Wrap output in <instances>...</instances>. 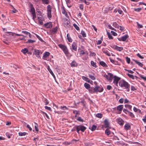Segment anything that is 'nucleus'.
Segmentation results:
<instances>
[{
	"label": "nucleus",
	"instance_id": "1",
	"mask_svg": "<svg viewBox=\"0 0 146 146\" xmlns=\"http://www.w3.org/2000/svg\"><path fill=\"white\" fill-rule=\"evenodd\" d=\"M119 86L122 87H124L127 92H129L130 88V85L124 80H120L119 83Z\"/></svg>",
	"mask_w": 146,
	"mask_h": 146
},
{
	"label": "nucleus",
	"instance_id": "2",
	"mask_svg": "<svg viewBox=\"0 0 146 146\" xmlns=\"http://www.w3.org/2000/svg\"><path fill=\"white\" fill-rule=\"evenodd\" d=\"M58 46L60 48L62 49L66 56H67L70 54L68 49L66 46L62 44H58Z\"/></svg>",
	"mask_w": 146,
	"mask_h": 146
},
{
	"label": "nucleus",
	"instance_id": "3",
	"mask_svg": "<svg viewBox=\"0 0 146 146\" xmlns=\"http://www.w3.org/2000/svg\"><path fill=\"white\" fill-rule=\"evenodd\" d=\"M47 17L49 20L52 18L51 8L50 5H48L47 6Z\"/></svg>",
	"mask_w": 146,
	"mask_h": 146
},
{
	"label": "nucleus",
	"instance_id": "4",
	"mask_svg": "<svg viewBox=\"0 0 146 146\" xmlns=\"http://www.w3.org/2000/svg\"><path fill=\"white\" fill-rule=\"evenodd\" d=\"M99 87L98 86H96L95 87H92L88 90L89 92L90 93L93 94L94 93H97V91H98V89L99 88Z\"/></svg>",
	"mask_w": 146,
	"mask_h": 146
},
{
	"label": "nucleus",
	"instance_id": "5",
	"mask_svg": "<svg viewBox=\"0 0 146 146\" xmlns=\"http://www.w3.org/2000/svg\"><path fill=\"white\" fill-rule=\"evenodd\" d=\"M42 52L40 50H38L35 49L33 52V54L35 55L37 57H40V54H42Z\"/></svg>",
	"mask_w": 146,
	"mask_h": 146
},
{
	"label": "nucleus",
	"instance_id": "6",
	"mask_svg": "<svg viewBox=\"0 0 146 146\" xmlns=\"http://www.w3.org/2000/svg\"><path fill=\"white\" fill-rule=\"evenodd\" d=\"M38 17V23L41 25H43V21L44 20V18L42 16H40L37 17Z\"/></svg>",
	"mask_w": 146,
	"mask_h": 146
},
{
	"label": "nucleus",
	"instance_id": "7",
	"mask_svg": "<svg viewBox=\"0 0 146 146\" xmlns=\"http://www.w3.org/2000/svg\"><path fill=\"white\" fill-rule=\"evenodd\" d=\"M128 37V35H126L123 36L121 38H118V39L119 41H125Z\"/></svg>",
	"mask_w": 146,
	"mask_h": 146
},
{
	"label": "nucleus",
	"instance_id": "8",
	"mask_svg": "<svg viewBox=\"0 0 146 146\" xmlns=\"http://www.w3.org/2000/svg\"><path fill=\"white\" fill-rule=\"evenodd\" d=\"M50 53L47 52H46L43 54V56H42V59L44 60L46 59V58L48 57L50 55Z\"/></svg>",
	"mask_w": 146,
	"mask_h": 146
},
{
	"label": "nucleus",
	"instance_id": "9",
	"mask_svg": "<svg viewBox=\"0 0 146 146\" xmlns=\"http://www.w3.org/2000/svg\"><path fill=\"white\" fill-rule=\"evenodd\" d=\"M44 25L46 28H50L52 27V25L51 22H47L45 23Z\"/></svg>",
	"mask_w": 146,
	"mask_h": 146
},
{
	"label": "nucleus",
	"instance_id": "10",
	"mask_svg": "<svg viewBox=\"0 0 146 146\" xmlns=\"http://www.w3.org/2000/svg\"><path fill=\"white\" fill-rule=\"evenodd\" d=\"M29 7L30 8V12H31V13L35 12V9L32 3H30Z\"/></svg>",
	"mask_w": 146,
	"mask_h": 146
},
{
	"label": "nucleus",
	"instance_id": "11",
	"mask_svg": "<svg viewBox=\"0 0 146 146\" xmlns=\"http://www.w3.org/2000/svg\"><path fill=\"white\" fill-rule=\"evenodd\" d=\"M77 127L80 130H81L83 132H84L86 129V127L84 126H82L81 125H77Z\"/></svg>",
	"mask_w": 146,
	"mask_h": 146
},
{
	"label": "nucleus",
	"instance_id": "12",
	"mask_svg": "<svg viewBox=\"0 0 146 146\" xmlns=\"http://www.w3.org/2000/svg\"><path fill=\"white\" fill-rule=\"evenodd\" d=\"M77 44L76 42H73L72 45V49L75 51H76Z\"/></svg>",
	"mask_w": 146,
	"mask_h": 146
},
{
	"label": "nucleus",
	"instance_id": "13",
	"mask_svg": "<svg viewBox=\"0 0 146 146\" xmlns=\"http://www.w3.org/2000/svg\"><path fill=\"white\" fill-rule=\"evenodd\" d=\"M104 124L105 128H109L110 125V123L107 119H105L104 121Z\"/></svg>",
	"mask_w": 146,
	"mask_h": 146
},
{
	"label": "nucleus",
	"instance_id": "14",
	"mask_svg": "<svg viewBox=\"0 0 146 146\" xmlns=\"http://www.w3.org/2000/svg\"><path fill=\"white\" fill-rule=\"evenodd\" d=\"M120 79V78L117 77H115L113 80V83L117 86H118L117 84L118 83V81Z\"/></svg>",
	"mask_w": 146,
	"mask_h": 146
},
{
	"label": "nucleus",
	"instance_id": "15",
	"mask_svg": "<svg viewBox=\"0 0 146 146\" xmlns=\"http://www.w3.org/2000/svg\"><path fill=\"white\" fill-rule=\"evenodd\" d=\"M7 33L9 34V35H11L12 36H14V35H16L18 36H23L24 38H25V36L23 35H22L15 34V33H13L9 32H7Z\"/></svg>",
	"mask_w": 146,
	"mask_h": 146
},
{
	"label": "nucleus",
	"instance_id": "16",
	"mask_svg": "<svg viewBox=\"0 0 146 146\" xmlns=\"http://www.w3.org/2000/svg\"><path fill=\"white\" fill-rule=\"evenodd\" d=\"M102 51L105 54L108 56H110V54L109 52H108V50L106 48H103L102 50Z\"/></svg>",
	"mask_w": 146,
	"mask_h": 146
},
{
	"label": "nucleus",
	"instance_id": "17",
	"mask_svg": "<svg viewBox=\"0 0 146 146\" xmlns=\"http://www.w3.org/2000/svg\"><path fill=\"white\" fill-rule=\"evenodd\" d=\"M131 127L129 123H126L124 126V128L126 130L130 129Z\"/></svg>",
	"mask_w": 146,
	"mask_h": 146
},
{
	"label": "nucleus",
	"instance_id": "18",
	"mask_svg": "<svg viewBox=\"0 0 146 146\" xmlns=\"http://www.w3.org/2000/svg\"><path fill=\"white\" fill-rule=\"evenodd\" d=\"M115 49L119 51H121L123 50V47H119L117 46H115Z\"/></svg>",
	"mask_w": 146,
	"mask_h": 146
},
{
	"label": "nucleus",
	"instance_id": "19",
	"mask_svg": "<svg viewBox=\"0 0 146 146\" xmlns=\"http://www.w3.org/2000/svg\"><path fill=\"white\" fill-rule=\"evenodd\" d=\"M133 61L135 62L139 66L141 67H142V66H143V64L142 63H141L140 62H138L137 60H135V59H133Z\"/></svg>",
	"mask_w": 146,
	"mask_h": 146
},
{
	"label": "nucleus",
	"instance_id": "20",
	"mask_svg": "<svg viewBox=\"0 0 146 146\" xmlns=\"http://www.w3.org/2000/svg\"><path fill=\"white\" fill-rule=\"evenodd\" d=\"M123 121L121 119H117V123L120 125H122L124 123Z\"/></svg>",
	"mask_w": 146,
	"mask_h": 146
},
{
	"label": "nucleus",
	"instance_id": "21",
	"mask_svg": "<svg viewBox=\"0 0 146 146\" xmlns=\"http://www.w3.org/2000/svg\"><path fill=\"white\" fill-rule=\"evenodd\" d=\"M64 24L65 25H67L70 23L69 20H68L67 19L65 18L64 19Z\"/></svg>",
	"mask_w": 146,
	"mask_h": 146
},
{
	"label": "nucleus",
	"instance_id": "22",
	"mask_svg": "<svg viewBox=\"0 0 146 146\" xmlns=\"http://www.w3.org/2000/svg\"><path fill=\"white\" fill-rule=\"evenodd\" d=\"M82 79L86 81L87 82L90 83V80L88 78L84 76H82Z\"/></svg>",
	"mask_w": 146,
	"mask_h": 146
},
{
	"label": "nucleus",
	"instance_id": "23",
	"mask_svg": "<svg viewBox=\"0 0 146 146\" xmlns=\"http://www.w3.org/2000/svg\"><path fill=\"white\" fill-rule=\"evenodd\" d=\"M84 86L86 89L88 90L90 87V85L87 83H85L84 84Z\"/></svg>",
	"mask_w": 146,
	"mask_h": 146
},
{
	"label": "nucleus",
	"instance_id": "24",
	"mask_svg": "<svg viewBox=\"0 0 146 146\" xmlns=\"http://www.w3.org/2000/svg\"><path fill=\"white\" fill-rule=\"evenodd\" d=\"M100 64L103 67H107L108 66L107 65L106 63L103 61H100Z\"/></svg>",
	"mask_w": 146,
	"mask_h": 146
},
{
	"label": "nucleus",
	"instance_id": "25",
	"mask_svg": "<svg viewBox=\"0 0 146 146\" xmlns=\"http://www.w3.org/2000/svg\"><path fill=\"white\" fill-rule=\"evenodd\" d=\"M123 108V105H120L117 106V110L119 111H121Z\"/></svg>",
	"mask_w": 146,
	"mask_h": 146
},
{
	"label": "nucleus",
	"instance_id": "26",
	"mask_svg": "<svg viewBox=\"0 0 146 146\" xmlns=\"http://www.w3.org/2000/svg\"><path fill=\"white\" fill-rule=\"evenodd\" d=\"M21 51L24 54H25L27 52H28V50L27 48H25L24 49H22Z\"/></svg>",
	"mask_w": 146,
	"mask_h": 146
},
{
	"label": "nucleus",
	"instance_id": "27",
	"mask_svg": "<svg viewBox=\"0 0 146 146\" xmlns=\"http://www.w3.org/2000/svg\"><path fill=\"white\" fill-rule=\"evenodd\" d=\"M113 26L116 28L119 29V26L116 22L113 23Z\"/></svg>",
	"mask_w": 146,
	"mask_h": 146
},
{
	"label": "nucleus",
	"instance_id": "28",
	"mask_svg": "<svg viewBox=\"0 0 146 146\" xmlns=\"http://www.w3.org/2000/svg\"><path fill=\"white\" fill-rule=\"evenodd\" d=\"M79 139H73L71 141V143L73 144H77L78 143V142L79 141Z\"/></svg>",
	"mask_w": 146,
	"mask_h": 146
},
{
	"label": "nucleus",
	"instance_id": "29",
	"mask_svg": "<svg viewBox=\"0 0 146 146\" xmlns=\"http://www.w3.org/2000/svg\"><path fill=\"white\" fill-rule=\"evenodd\" d=\"M61 11L62 13L64 14L67 12L64 7L63 6L61 7Z\"/></svg>",
	"mask_w": 146,
	"mask_h": 146
},
{
	"label": "nucleus",
	"instance_id": "30",
	"mask_svg": "<svg viewBox=\"0 0 146 146\" xmlns=\"http://www.w3.org/2000/svg\"><path fill=\"white\" fill-rule=\"evenodd\" d=\"M47 69L48 70V71H49V72H50V74L53 76H55L53 73V72H52V70H51V69L50 68V67H49V66H48V68H47Z\"/></svg>",
	"mask_w": 146,
	"mask_h": 146
},
{
	"label": "nucleus",
	"instance_id": "31",
	"mask_svg": "<svg viewBox=\"0 0 146 146\" xmlns=\"http://www.w3.org/2000/svg\"><path fill=\"white\" fill-rule=\"evenodd\" d=\"M91 65L93 67L96 68L97 66L96 65V63L94 62L93 61H91Z\"/></svg>",
	"mask_w": 146,
	"mask_h": 146
},
{
	"label": "nucleus",
	"instance_id": "32",
	"mask_svg": "<svg viewBox=\"0 0 146 146\" xmlns=\"http://www.w3.org/2000/svg\"><path fill=\"white\" fill-rule=\"evenodd\" d=\"M27 133L25 132H19V136H25V135Z\"/></svg>",
	"mask_w": 146,
	"mask_h": 146
},
{
	"label": "nucleus",
	"instance_id": "33",
	"mask_svg": "<svg viewBox=\"0 0 146 146\" xmlns=\"http://www.w3.org/2000/svg\"><path fill=\"white\" fill-rule=\"evenodd\" d=\"M117 11L118 12V13L122 15H123L124 14L123 13V12L122 11V10H121L119 8L117 10Z\"/></svg>",
	"mask_w": 146,
	"mask_h": 146
},
{
	"label": "nucleus",
	"instance_id": "34",
	"mask_svg": "<svg viewBox=\"0 0 146 146\" xmlns=\"http://www.w3.org/2000/svg\"><path fill=\"white\" fill-rule=\"evenodd\" d=\"M103 115L102 114L100 113H98L96 115V116L100 118H101L102 117Z\"/></svg>",
	"mask_w": 146,
	"mask_h": 146
},
{
	"label": "nucleus",
	"instance_id": "35",
	"mask_svg": "<svg viewBox=\"0 0 146 146\" xmlns=\"http://www.w3.org/2000/svg\"><path fill=\"white\" fill-rule=\"evenodd\" d=\"M127 112L128 113V114L131 117L133 118L135 117L134 115L132 112L129 111H127Z\"/></svg>",
	"mask_w": 146,
	"mask_h": 146
},
{
	"label": "nucleus",
	"instance_id": "36",
	"mask_svg": "<svg viewBox=\"0 0 146 146\" xmlns=\"http://www.w3.org/2000/svg\"><path fill=\"white\" fill-rule=\"evenodd\" d=\"M107 34L108 36V37L109 39H113V37L111 36V35L110 34V33L108 32H107Z\"/></svg>",
	"mask_w": 146,
	"mask_h": 146
},
{
	"label": "nucleus",
	"instance_id": "37",
	"mask_svg": "<svg viewBox=\"0 0 146 146\" xmlns=\"http://www.w3.org/2000/svg\"><path fill=\"white\" fill-rule=\"evenodd\" d=\"M67 38L69 42H72V39L68 35V34L67 35Z\"/></svg>",
	"mask_w": 146,
	"mask_h": 146
},
{
	"label": "nucleus",
	"instance_id": "38",
	"mask_svg": "<svg viewBox=\"0 0 146 146\" xmlns=\"http://www.w3.org/2000/svg\"><path fill=\"white\" fill-rule=\"evenodd\" d=\"M57 30V27H56L55 28L53 29L52 30V32L53 33H56Z\"/></svg>",
	"mask_w": 146,
	"mask_h": 146
},
{
	"label": "nucleus",
	"instance_id": "39",
	"mask_svg": "<svg viewBox=\"0 0 146 146\" xmlns=\"http://www.w3.org/2000/svg\"><path fill=\"white\" fill-rule=\"evenodd\" d=\"M81 34H82V36L83 37H86V33L84 31H81Z\"/></svg>",
	"mask_w": 146,
	"mask_h": 146
},
{
	"label": "nucleus",
	"instance_id": "40",
	"mask_svg": "<svg viewBox=\"0 0 146 146\" xmlns=\"http://www.w3.org/2000/svg\"><path fill=\"white\" fill-rule=\"evenodd\" d=\"M105 134L108 135H109L110 134V132L108 129H106L105 131Z\"/></svg>",
	"mask_w": 146,
	"mask_h": 146
},
{
	"label": "nucleus",
	"instance_id": "41",
	"mask_svg": "<svg viewBox=\"0 0 146 146\" xmlns=\"http://www.w3.org/2000/svg\"><path fill=\"white\" fill-rule=\"evenodd\" d=\"M127 75L130 78L133 80L134 79V76L128 73Z\"/></svg>",
	"mask_w": 146,
	"mask_h": 146
},
{
	"label": "nucleus",
	"instance_id": "42",
	"mask_svg": "<svg viewBox=\"0 0 146 146\" xmlns=\"http://www.w3.org/2000/svg\"><path fill=\"white\" fill-rule=\"evenodd\" d=\"M81 3H84L86 5H88L90 4V3L89 2L86 1V0H81Z\"/></svg>",
	"mask_w": 146,
	"mask_h": 146
},
{
	"label": "nucleus",
	"instance_id": "43",
	"mask_svg": "<svg viewBox=\"0 0 146 146\" xmlns=\"http://www.w3.org/2000/svg\"><path fill=\"white\" fill-rule=\"evenodd\" d=\"M43 3L48 4L49 3V0H42Z\"/></svg>",
	"mask_w": 146,
	"mask_h": 146
},
{
	"label": "nucleus",
	"instance_id": "44",
	"mask_svg": "<svg viewBox=\"0 0 146 146\" xmlns=\"http://www.w3.org/2000/svg\"><path fill=\"white\" fill-rule=\"evenodd\" d=\"M70 65L72 67H75L76 65V63L75 62L73 61L71 63Z\"/></svg>",
	"mask_w": 146,
	"mask_h": 146
},
{
	"label": "nucleus",
	"instance_id": "45",
	"mask_svg": "<svg viewBox=\"0 0 146 146\" xmlns=\"http://www.w3.org/2000/svg\"><path fill=\"white\" fill-rule=\"evenodd\" d=\"M89 77L92 80H94L95 79V78L94 77V76L92 75L91 74H89L88 75Z\"/></svg>",
	"mask_w": 146,
	"mask_h": 146
},
{
	"label": "nucleus",
	"instance_id": "46",
	"mask_svg": "<svg viewBox=\"0 0 146 146\" xmlns=\"http://www.w3.org/2000/svg\"><path fill=\"white\" fill-rule=\"evenodd\" d=\"M35 41L31 39H28V41L26 42L27 43H33L35 42Z\"/></svg>",
	"mask_w": 146,
	"mask_h": 146
},
{
	"label": "nucleus",
	"instance_id": "47",
	"mask_svg": "<svg viewBox=\"0 0 146 146\" xmlns=\"http://www.w3.org/2000/svg\"><path fill=\"white\" fill-rule=\"evenodd\" d=\"M31 14L33 17V19L34 20L36 17L35 12L32 13Z\"/></svg>",
	"mask_w": 146,
	"mask_h": 146
},
{
	"label": "nucleus",
	"instance_id": "48",
	"mask_svg": "<svg viewBox=\"0 0 146 146\" xmlns=\"http://www.w3.org/2000/svg\"><path fill=\"white\" fill-rule=\"evenodd\" d=\"M73 26L74 27V28L76 29V30L78 31L79 30V28L76 24H74Z\"/></svg>",
	"mask_w": 146,
	"mask_h": 146
},
{
	"label": "nucleus",
	"instance_id": "49",
	"mask_svg": "<svg viewBox=\"0 0 146 146\" xmlns=\"http://www.w3.org/2000/svg\"><path fill=\"white\" fill-rule=\"evenodd\" d=\"M96 126L94 125H93L92 127L91 130L92 131H94L96 130Z\"/></svg>",
	"mask_w": 146,
	"mask_h": 146
},
{
	"label": "nucleus",
	"instance_id": "50",
	"mask_svg": "<svg viewBox=\"0 0 146 146\" xmlns=\"http://www.w3.org/2000/svg\"><path fill=\"white\" fill-rule=\"evenodd\" d=\"M125 106L126 108L129 109V110H131V109L132 106L130 105H125Z\"/></svg>",
	"mask_w": 146,
	"mask_h": 146
},
{
	"label": "nucleus",
	"instance_id": "51",
	"mask_svg": "<svg viewBox=\"0 0 146 146\" xmlns=\"http://www.w3.org/2000/svg\"><path fill=\"white\" fill-rule=\"evenodd\" d=\"M125 59L127 63H128V64L130 63V59L129 58H128V57L127 56L125 57Z\"/></svg>",
	"mask_w": 146,
	"mask_h": 146
},
{
	"label": "nucleus",
	"instance_id": "52",
	"mask_svg": "<svg viewBox=\"0 0 146 146\" xmlns=\"http://www.w3.org/2000/svg\"><path fill=\"white\" fill-rule=\"evenodd\" d=\"M60 108L61 109L64 110H65L68 109L67 107L65 106H61L60 107Z\"/></svg>",
	"mask_w": 146,
	"mask_h": 146
},
{
	"label": "nucleus",
	"instance_id": "53",
	"mask_svg": "<svg viewBox=\"0 0 146 146\" xmlns=\"http://www.w3.org/2000/svg\"><path fill=\"white\" fill-rule=\"evenodd\" d=\"M36 35L37 38L41 42H43L44 41L42 40V39L40 38L38 35L36 34Z\"/></svg>",
	"mask_w": 146,
	"mask_h": 146
},
{
	"label": "nucleus",
	"instance_id": "54",
	"mask_svg": "<svg viewBox=\"0 0 146 146\" xmlns=\"http://www.w3.org/2000/svg\"><path fill=\"white\" fill-rule=\"evenodd\" d=\"M140 77L145 81H146V77L144 76L143 75H141L140 76Z\"/></svg>",
	"mask_w": 146,
	"mask_h": 146
},
{
	"label": "nucleus",
	"instance_id": "55",
	"mask_svg": "<svg viewBox=\"0 0 146 146\" xmlns=\"http://www.w3.org/2000/svg\"><path fill=\"white\" fill-rule=\"evenodd\" d=\"M77 120L81 122H83L84 121L80 117H78Z\"/></svg>",
	"mask_w": 146,
	"mask_h": 146
},
{
	"label": "nucleus",
	"instance_id": "56",
	"mask_svg": "<svg viewBox=\"0 0 146 146\" xmlns=\"http://www.w3.org/2000/svg\"><path fill=\"white\" fill-rule=\"evenodd\" d=\"M104 76L108 80H111L110 78H109V76H108L106 75V74H104Z\"/></svg>",
	"mask_w": 146,
	"mask_h": 146
},
{
	"label": "nucleus",
	"instance_id": "57",
	"mask_svg": "<svg viewBox=\"0 0 146 146\" xmlns=\"http://www.w3.org/2000/svg\"><path fill=\"white\" fill-rule=\"evenodd\" d=\"M100 87H99V88L98 89V91H97V92H101L103 91L104 89L103 87H102L101 88H100Z\"/></svg>",
	"mask_w": 146,
	"mask_h": 146
},
{
	"label": "nucleus",
	"instance_id": "58",
	"mask_svg": "<svg viewBox=\"0 0 146 146\" xmlns=\"http://www.w3.org/2000/svg\"><path fill=\"white\" fill-rule=\"evenodd\" d=\"M136 23L139 28H142L143 27V26L139 24L138 22H137Z\"/></svg>",
	"mask_w": 146,
	"mask_h": 146
},
{
	"label": "nucleus",
	"instance_id": "59",
	"mask_svg": "<svg viewBox=\"0 0 146 146\" xmlns=\"http://www.w3.org/2000/svg\"><path fill=\"white\" fill-rule=\"evenodd\" d=\"M141 9V8H135L134 9V10L137 12H139Z\"/></svg>",
	"mask_w": 146,
	"mask_h": 146
},
{
	"label": "nucleus",
	"instance_id": "60",
	"mask_svg": "<svg viewBox=\"0 0 146 146\" xmlns=\"http://www.w3.org/2000/svg\"><path fill=\"white\" fill-rule=\"evenodd\" d=\"M137 56L139 58L141 59H143L144 58L142 56H141L140 54L138 53L137 54Z\"/></svg>",
	"mask_w": 146,
	"mask_h": 146
},
{
	"label": "nucleus",
	"instance_id": "61",
	"mask_svg": "<svg viewBox=\"0 0 146 146\" xmlns=\"http://www.w3.org/2000/svg\"><path fill=\"white\" fill-rule=\"evenodd\" d=\"M111 33H112V35H113L114 36H117V35L116 33H115V32L113 31H111Z\"/></svg>",
	"mask_w": 146,
	"mask_h": 146
},
{
	"label": "nucleus",
	"instance_id": "62",
	"mask_svg": "<svg viewBox=\"0 0 146 146\" xmlns=\"http://www.w3.org/2000/svg\"><path fill=\"white\" fill-rule=\"evenodd\" d=\"M108 76H110V77H109V78H110L111 80V79L113 78V74L110 73H108Z\"/></svg>",
	"mask_w": 146,
	"mask_h": 146
},
{
	"label": "nucleus",
	"instance_id": "63",
	"mask_svg": "<svg viewBox=\"0 0 146 146\" xmlns=\"http://www.w3.org/2000/svg\"><path fill=\"white\" fill-rule=\"evenodd\" d=\"M73 113L74 114H75L76 115H78L79 114V112L78 111L76 110H74L73 111ZM75 116H76V115H75Z\"/></svg>",
	"mask_w": 146,
	"mask_h": 146
},
{
	"label": "nucleus",
	"instance_id": "64",
	"mask_svg": "<svg viewBox=\"0 0 146 146\" xmlns=\"http://www.w3.org/2000/svg\"><path fill=\"white\" fill-rule=\"evenodd\" d=\"M44 102V103H45V104L46 105H47L49 103L48 100L46 98H45V99Z\"/></svg>",
	"mask_w": 146,
	"mask_h": 146
}]
</instances>
